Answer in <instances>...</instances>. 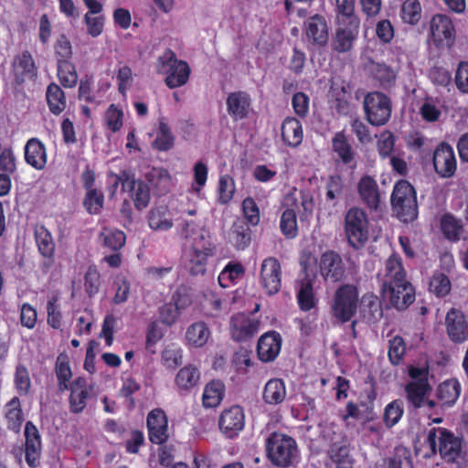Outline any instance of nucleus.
Masks as SVG:
<instances>
[{"instance_id": "1", "label": "nucleus", "mask_w": 468, "mask_h": 468, "mask_svg": "<svg viewBox=\"0 0 468 468\" xmlns=\"http://www.w3.org/2000/svg\"><path fill=\"white\" fill-rule=\"evenodd\" d=\"M381 291L389 303L398 310L407 309L415 301V289L407 280L402 259L396 253L385 261Z\"/></svg>"}, {"instance_id": "2", "label": "nucleus", "mask_w": 468, "mask_h": 468, "mask_svg": "<svg viewBox=\"0 0 468 468\" xmlns=\"http://www.w3.org/2000/svg\"><path fill=\"white\" fill-rule=\"evenodd\" d=\"M463 440L451 431L441 427L427 430L423 445L429 449L430 454L439 452L443 460L453 463L461 455Z\"/></svg>"}, {"instance_id": "3", "label": "nucleus", "mask_w": 468, "mask_h": 468, "mask_svg": "<svg viewBox=\"0 0 468 468\" xmlns=\"http://www.w3.org/2000/svg\"><path fill=\"white\" fill-rule=\"evenodd\" d=\"M155 71L158 75L165 76V84L171 90L186 85L191 74L188 63L186 60L178 59L171 48H166L157 58Z\"/></svg>"}, {"instance_id": "4", "label": "nucleus", "mask_w": 468, "mask_h": 468, "mask_svg": "<svg viewBox=\"0 0 468 468\" xmlns=\"http://www.w3.org/2000/svg\"><path fill=\"white\" fill-rule=\"evenodd\" d=\"M390 204L399 220L410 222L417 218V193L408 180L400 179L395 183L390 196Z\"/></svg>"}, {"instance_id": "5", "label": "nucleus", "mask_w": 468, "mask_h": 468, "mask_svg": "<svg viewBox=\"0 0 468 468\" xmlns=\"http://www.w3.org/2000/svg\"><path fill=\"white\" fill-rule=\"evenodd\" d=\"M265 446L269 461L281 468L291 466L298 453L296 441L280 432H272L268 437Z\"/></svg>"}, {"instance_id": "6", "label": "nucleus", "mask_w": 468, "mask_h": 468, "mask_svg": "<svg viewBox=\"0 0 468 468\" xmlns=\"http://www.w3.org/2000/svg\"><path fill=\"white\" fill-rule=\"evenodd\" d=\"M359 302V292L356 285H340L335 292L331 302V314L338 322L345 324L356 315Z\"/></svg>"}, {"instance_id": "7", "label": "nucleus", "mask_w": 468, "mask_h": 468, "mask_svg": "<svg viewBox=\"0 0 468 468\" xmlns=\"http://www.w3.org/2000/svg\"><path fill=\"white\" fill-rule=\"evenodd\" d=\"M368 218L359 207H354L345 216V233L350 247L359 250L368 240Z\"/></svg>"}, {"instance_id": "8", "label": "nucleus", "mask_w": 468, "mask_h": 468, "mask_svg": "<svg viewBox=\"0 0 468 468\" xmlns=\"http://www.w3.org/2000/svg\"><path fill=\"white\" fill-rule=\"evenodd\" d=\"M363 107L367 121L373 126L385 125L390 119L391 101L380 91L367 93L364 98Z\"/></svg>"}, {"instance_id": "9", "label": "nucleus", "mask_w": 468, "mask_h": 468, "mask_svg": "<svg viewBox=\"0 0 468 468\" xmlns=\"http://www.w3.org/2000/svg\"><path fill=\"white\" fill-rule=\"evenodd\" d=\"M431 390L429 379H421L418 382L409 381L404 388L409 408L415 410L420 409L434 410L437 403L429 398Z\"/></svg>"}, {"instance_id": "10", "label": "nucleus", "mask_w": 468, "mask_h": 468, "mask_svg": "<svg viewBox=\"0 0 468 468\" xmlns=\"http://www.w3.org/2000/svg\"><path fill=\"white\" fill-rule=\"evenodd\" d=\"M282 266L275 257H268L261 262L260 282L267 295L278 293L282 288Z\"/></svg>"}, {"instance_id": "11", "label": "nucleus", "mask_w": 468, "mask_h": 468, "mask_svg": "<svg viewBox=\"0 0 468 468\" xmlns=\"http://www.w3.org/2000/svg\"><path fill=\"white\" fill-rule=\"evenodd\" d=\"M218 427L227 438H236L245 427L243 408L239 405H233L225 409L219 416Z\"/></svg>"}, {"instance_id": "12", "label": "nucleus", "mask_w": 468, "mask_h": 468, "mask_svg": "<svg viewBox=\"0 0 468 468\" xmlns=\"http://www.w3.org/2000/svg\"><path fill=\"white\" fill-rule=\"evenodd\" d=\"M432 163L435 172L441 178L453 176L457 169L453 148L445 142L439 144L434 150Z\"/></svg>"}, {"instance_id": "13", "label": "nucleus", "mask_w": 468, "mask_h": 468, "mask_svg": "<svg viewBox=\"0 0 468 468\" xmlns=\"http://www.w3.org/2000/svg\"><path fill=\"white\" fill-rule=\"evenodd\" d=\"M318 267L324 280L332 282L341 281L346 273L341 255L333 250H328L321 254Z\"/></svg>"}, {"instance_id": "14", "label": "nucleus", "mask_w": 468, "mask_h": 468, "mask_svg": "<svg viewBox=\"0 0 468 468\" xmlns=\"http://www.w3.org/2000/svg\"><path fill=\"white\" fill-rule=\"evenodd\" d=\"M146 426L148 438L152 443L162 445L168 441V419L162 409L156 408L148 413Z\"/></svg>"}, {"instance_id": "15", "label": "nucleus", "mask_w": 468, "mask_h": 468, "mask_svg": "<svg viewBox=\"0 0 468 468\" xmlns=\"http://www.w3.org/2000/svg\"><path fill=\"white\" fill-rule=\"evenodd\" d=\"M261 321L243 313L234 314L230 319L229 330L232 338L237 342H244L258 333Z\"/></svg>"}, {"instance_id": "16", "label": "nucleus", "mask_w": 468, "mask_h": 468, "mask_svg": "<svg viewBox=\"0 0 468 468\" xmlns=\"http://www.w3.org/2000/svg\"><path fill=\"white\" fill-rule=\"evenodd\" d=\"M445 322L451 341L461 344L468 339V324L463 312L452 308L446 314Z\"/></svg>"}, {"instance_id": "17", "label": "nucleus", "mask_w": 468, "mask_h": 468, "mask_svg": "<svg viewBox=\"0 0 468 468\" xmlns=\"http://www.w3.org/2000/svg\"><path fill=\"white\" fill-rule=\"evenodd\" d=\"M282 339L276 331H270L263 334L258 340L257 355L262 362H271L281 352Z\"/></svg>"}, {"instance_id": "18", "label": "nucleus", "mask_w": 468, "mask_h": 468, "mask_svg": "<svg viewBox=\"0 0 468 468\" xmlns=\"http://www.w3.org/2000/svg\"><path fill=\"white\" fill-rule=\"evenodd\" d=\"M357 192L362 203L370 210L377 211L380 206L381 195L375 178L363 176L357 183Z\"/></svg>"}, {"instance_id": "19", "label": "nucleus", "mask_w": 468, "mask_h": 468, "mask_svg": "<svg viewBox=\"0 0 468 468\" xmlns=\"http://www.w3.org/2000/svg\"><path fill=\"white\" fill-rule=\"evenodd\" d=\"M123 192H128L137 210L144 209L150 202V187L142 179H135L132 174L131 179L126 178L123 185Z\"/></svg>"}, {"instance_id": "20", "label": "nucleus", "mask_w": 468, "mask_h": 468, "mask_svg": "<svg viewBox=\"0 0 468 468\" xmlns=\"http://www.w3.org/2000/svg\"><path fill=\"white\" fill-rule=\"evenodd\" d=\"M25 161L36 170H43L48 162V153L45 144L36 137L30 138L25 144Z\"/></svg>"}, {"instance_id": "21", "label": "nucleus", "mask_w": 468, "mask_h": 468, "mask_svg": "<svg viewBox=\"0 0 468 468\" xmlns=\"http://www.w3.org/2000/svg\"><path fill=\"white\" fill-rule=\"evenodd\" d=\"M35 61L28 51H25L14 58L12 73L16 84L20 85L26 80H31L37 75Z\"/></svg>"}, {"instance_id": "22", "label": "nucleus", "mask_w": 468, "mask_h": 468, "mask_svg": "<svg viewBox=\"0 0 468 468\" xmlns=\"http://www.w3.org/2000/svg\"><path fill=\"white\" fill-rule=\"evenodd\" d=\"M251 99L246 91H233L226 100L228 113L234 120H242L249 116Z\"/></svg>"}, {"instance_id": "23", "label": "nucleus", "mask_w": 468, "mask_h": 468, "mask_svg": "<svg viewBox=\"0 0 468 468\" xmlns=\"http://www.w3.org/2000/svg\"><path fill=\"white\" fill-rule=\"evenodd\" d=\"M69 389L70 390L69 398L70 411L75 414L82 412L87 406V399L89 397L86 379L82 377H78L70 383Z\"/></svg>"}, {"instance_id": "24", "label": "nucleus", "mask_w": 468, "mask_h": 468, "mask_svg": "<svg viewBox=\"0 0 468 468\" xmlns=\"http://www.w3.org/2000/svg\"><path fill=\"white\" fill-rule=\"evenodd\" d=\"M145 178L156 196H165L173 187V179L169 171L163 167H153L145 174Z\"/></svg>"}, {"instance_id": "25", "label": "nucleus", "mask_w": 468, "mask_h": 468, "mask_svg": "<svg viewBox=\"0 0 468 468\" xmlns=\"http://www.w3.org/2000/svg\"><path fill=\"white\" fill-rule=\"evenodd\" d=\"M229 242L237 250H244L252 240V231L249 224L241 219L235 221L229 231Z\"/></svg>"}, {"instance_id": "26", "label": "nucleus", "mask_w": 468, "mask_h": 468, "mask_svg": "<svg viewBox=\"0 0 468 468\" xmlns=\"http://www.w3.org/2000/svg\"><path fill=\"white\" fill-rule=\"evenodd\" d=\"M337 7L336 19L338 29H357L359 19L355 14L356 0H335Z\"/></svg>"}, {"instance_id": "27", "label": "nucleus", "mask_w": 468, "mask_h": 468, "mask_svg": "<svg viewBox=\"0 0 468 468\" xmlns=\"http://www.w3.org/2000/svg\"><path fill=\"white\" fill-rule=\"evenodd\" d=\"M282 139L292 148L298 147L303 140V130L301 122L295 117H286L282 123Z\"/></svg>"}, {"instance_id": "28", "label": "nucleus", "mask_w": 468, "mask_h": 468, "mask_svg": "<svg viewBox=\"0 0 468 468\" xmlns=\"http://www.w3.org/2000/svg\"><path fill=\"white\" fill-rule=\"evenodd\" d=\"M147 221L154 231H167L174 226L172 214L166 205L152 207L148 212Z\"/></svg>"}, {"instance_id": "29", "label": "nucleus", "mask_w": 468, "mask_h": 468, "mask_svg": "<svg viewBox=\"0 0 468 468\" xmlns=\"http://www.w3.org/2000/svg\"><path fill=\"white\" fill-rule=\"evenodd\" d=\"M461 390L462 387L458 379H446L438 386L436 397L442 406H452L459 399Z\"/></svg>"}, {"instance_id": "30", "label": "nucleus", "mask_w": 468, "mask_h": 468, "mask_svg": "<svg viewBox=\"0 0 468 468\" xmlns=\"http://www.w3.org/2000/svg\"><path fill=\"white\" fill-rule=\"evenodd\" d=\"M212 248L197 249L193 246L187 262V268L192 275L204 274L207 271L208 258L213 256Z\"/></svg>"}, {"instance_id": "31", "label": "nucleus", "mask_w": 468, "mask_h": 468, "mask_svg": "<svg viewBox=\"0 0 468 468\" xmlns=\"http://www.w3.org/2000/svg\"><path fill=\"white\" fill-rule=\"evenodd\" d=\"M46 101L49 112L54 115H59L67 108V99L61 87L51 82L46 90Z\"/></svg>"}, {"instance_id": "32", "label": "nucleus", "mask_w": 468, "mask_h": 468, "mask_svg": "<svg viewBox=\"0 0 468 468\" xmlns=\"http://www.w3.org/2000/svg\"><path fill=\"white\" fill-rule=\"evenodd\" d=\"M34 236L41 256L53 259L56 246L50 231L44 225L37 224L34 228Z\"/></svg>"}, {"instance_id": "33", "label": "nucleus", "mask_w": 468, "mask_h": 468, "mask_svg": "<svg viewBox=\"0 0 468 468\" xmlns=\"http://www.w3.org/2000/svg\"><path fill=\"white\" fill-rule=\"evenodd\" d=\"M225 384L219 379L209 381L204 388L202 395L203 406L207 409L218 407L225 396Z\"/></svg>"}, {"instance_id": "34", "label": "nucleus", "mask_w": 468, "mask_h": 468, "mask_svg": "<svg viewBox=\"0 0 468 468\" xmlns=\"http://www.w3.org/2000/svg\"><path fill=\"white\" fill-rule=\"evenodd\" d=\"M286 395L284 381L281 378H271L265 384L262 398L269 405H278L285 400Z\"/></svg>"}, {"instance_id": "35", "label": "nucleus", "mask_w": 468, "mask_h": 468, "mask_svg": "<svg viewBox=\"0 0 468 468\" xmlns=\"http://www.w3.org/2000/svg\"><path fill=\"white\" fill-rule=\"evenodd\" d=\"M361 313L367 323H375L383 315L381 302L372 293H365L361 298Z\"/></svg>"}, {"instance_id": "36", "label": "nucleus", "mask_w": 468, "mask_h": 468, "mask_svg": "<svg viewBox=\"0 0 468 468\" xmlns=\"http://www.w3.org/2000/svg\"><path fill=\"white\" fill-rule=\"evenodd\" d=\"M332 147L341 162L349 165L355 162V152L344 132H337L332 139Z\"/></svg>"}, {"instance_id": "37", "label": "nucleus", "mask_w": 468, "mask_h": 468, "mask_svg": "<svg viewBox=\"0 0 468 468\" xmlns=\"http://www.w3.org/2000/svg\"><path fill=\"white\" fill-rule=\"evenodd\" d=\"M211 332L205 322H196L190 324L186 332V339L189 346L194 347L204 346L209 337Z\"/></svg>"}, {"instance_id": "38", "label": "nucleus", "mask_w": 468, "mask_h": 468, "mask_svg": "<svg viewBox=\"0 0 468 468\" xmlns=\"http://www.w3.org/2000/svg\"><path fill=\"white\" fill-rule=\"evenodd\" d=\"M55 374L58 379V389L60 392L69 390L72 372L69 366V359L67 354L61 353L57 356L55 364Z\"/></svg>"}, {"instance_id": "39", "label": "nucleus", "mask_w": 468, "mask_h": 468, "mask_svg": "<svg viewBox=\"0 0 468 468\" xmlns=\"http://www.w3.org/2000/svg\"><path fill=\"white\" fill-rule=\"evenodd\" d=\"M370 73L384 89L392 87L397 79V72L385 63L372 61L370 64Z\"/></svg>"}, {"instance_id": "40", "label": "nucleus", "mask_w": 468, "mask_h": 468, "mask_svg": "<svg viewBox=\"0 0 468 468\" xmlns=\"http://www.w3.org/2000/svg\"><path fill=\"white\" fill-rule=\"evenodd\" d=\"M245 269L240 262H229L218 277L219 285L228 288L236 284L244 275Z\"/></svg>"}, {"instance_id": "41", "label": "nucleus", "mask_w": 468, "mask_h": 468, "mask_svg": "<svg viewBox=\"0 0 468 468\" xmlns=\"http://www.w3.org/2000/svg\"><path fill=\"white\" fill-rule=\"evenodd\" d=\"M404 415V403L401 399H396L388 403L382 414V421L387 429H392L402 419Z\"/></svg>"}, {"instance_id": "42", "label": "nucleus", "mask_w": 468, "mask_h": 468, "mask_svg": "<svg viewBox=\"0 0 468 468\" xmlns=\"http://www.w3.org/2000/svg\"><path fill=\"white\" fill-rule=\"evenodd\" d=\"M175 145V136L169 125L164 121L160 120L158 122V129L156 137L152 143L154 149L159 152H167Z\"/></svg>"}, {"instance_id": "43", "label": "nucleus", "mask_w": 468, "mask_h": 468, "mask_svg": "<svg viewBox=\"0 0 468 468\" xmlns=\"http://www.w3.org/2000/svg\"><path fill=\"white\" fill-rule=\"evenodd\" d=\"M199 378V369L193 365H187L177 372L175 382L178 388L189 390L197 385Z\"/></svg>"}, {"instance_id": "44", "label": "nucleus", "mask_w": 468, "mask_h": 468, "mask_svg": "<svg viewBox=\"0 0 468 468\" xmlns=\"http://www.w3.org/2000/svg\"><path fill=\"white\" fill-rule=\"evenodd\" d=\"M5 408L7 428L16 432L19 431L24 421V415L19 399L17 397L12 398L6 403Z\"/></svg>"}, {"instance_id": "45", "label": "nucleus", "mask_w": 468, "mask_h": 468, "mask_svg": "<svg viewBox=\"0 0 468 468\" xmlns=\"http://www.w3.org/2000/svg\"><path fill=\"white\" fill-rule=\"evenodd\" d=\"M441 229L444 237L450 241H458L463 232L462 221L450 213L441 217Z\"/></svg>"}, {"instance_id": "46", "label": "nucleus", "mask_w": 468, "mask_h": 468, "mask_svg": "<svg viewBox=\"0 0 468 468\" xmlns=\"http://www.w3.org/2000/svg\"><path fill=\"white\" fill-rule=\"evenodd\" d=\"M404 463L412 465L410 452L404 447H397L392 455L383 458L374 468H402Z\"/></svg>"}, {"instance_id": "47", "label": "nucleus", "mask_w": 468, "mask_h": 468, "mask_svg": "<svg viewBox=\"0 0 468 468\" xmlns=\"http://www.w3.org/2000/svg\"><path fill=\"white\" fill-rule=\"evenodd\" d=\"M57 76L61 86L66 89L74 88L78 83L76 66L72 61H61L57 64Z\"/></svg>"}, {"instance_id": "48", "label": "nucleus", "mask_w": 468, "mask_h": 468, "mask_svg": "<svg viewBox=\"0 0 468 468\" xmlns=\"http://www.w3.org/2000/svg\"><path fill=\"white\" fill-rule=\"evenodd\" d=\"M297 302L299 308L303 312H308L315 307L316 299L314 292V285L311 280L302 282L301 288L297 293Z\"/></svg>"}, {"instance_id": "49", "label": "nucleus", "mask_w": 468, "mask_h": 468, "mask_svg": "<svg viewBox=\"0 0 468 468\" xmlns=\"http://www.w3.org/2000/svg\"><path fill=\"white\" fill-rule=\"evenodd\" d=\"M345 182L341 176H330L325 184V199L335 206L337 201L344 197Z\"/></svg>"}, {"instance_id": "50", "label": "nucleus", "mask_w": 468, "mask_h": 468, "mask_svg": "<svg viewBox=\"0 0 468 468\" xmlns=\"http://www.w3.org/2000/svg\"><path fill=\"white\" fill-rule=\"evenodd\" d=\"M280 229L287 239H294L298 235L297 215L294 209L286 208L282 212Z\"/></svg>"}, {"instance_id": "51", "label": "nucleus", "mask_w": 468, "mask_h": 468, "mask_svg": "<svg viewBox=\"0 0 468 468\" xmlns=\"http://www.w3.org/2000/svg\"><path fill=\"white\" fill-rule=\"evenodd\" d=\"M14 386L20 396H27L31 389V378L29 370L23 364L16 367L14 374Z\"/></svg>"}, {"instance_id": "52", "label": "nucleus", "mask_w": 468, "mask_h": 468, "mask_svg": "<svg viewBox=\"0 0 468 468\" xmlns=\"http://www.w3.org/2000/svg\"><path fill=\"white\" fill-rule=\"evenodd\" d=\"M421 10L418 0H405L401 5L400 16L405 23L416 25L421 17Z\"/></svg>"}, {"instance_id": "53", "label": "nucleus", "mask_w": 468, "mask_h": 468, "mask_svg": "<svg viewBox=\"0 0 468 468\" xmlns=\"http://www.w3.org/2000/svg\"><path fill=\"white\" fill-rule=\"evenodd\" d=\"M104 204V195L98 189H90L86 192L83 199V207L90 215L101 213Z\"/></svg>"}, {"instance_id": "54", "label": "nucleus", "mask_w": 468, "mask_h": 468, "mask_svg": "<svg viewBox=\"0 0 468 468\" xmlns=\"http://www.w3.org/2000/svg\"><path fill=\"white\" fill-rule=\"evenodd\" d=\"M101 236L103 237V246L113 251L120 250L126 241L124 232L119 229H104Z\"/></svg>"}, {"instance_id": "55", "label": "nucleus", "mask_w": 468, "mask_h": 468, "mask_svg": "<svg viewBox=\"0 0 468 468\" xmlns=\"http://www.w3.org/2000/svg\"><path fill=\"white\" fill-rule=\"evenodd\" d=\"M405 353L406 344L401 336L396 335L388 341V356L392 365H399L404 358Z\"/></svg>"}, {"instance_id": "56", "label": "nucleus", "mask_w": 468, "mask_h": 468, "mask_svg": "<svg viewBox=\"0 0 468 468\" xmlns=\"http://www.w3.org/2000/svg\"><path fill=\"white\" fill-rule=\"evenodd\" d=\"M54 55L58 63L71 61L73 51L72 45L66 35L61 34L54 44Z\"/></svg>"}, {"instance_id": "57", "label": "nucleus", "mask_w": 468, "mask_h": 468, "mask_svg": "<svg viewBox=\"0 0 468 468\" xmlns=\"http://www.w3.org/2000/svg\"><path fill=\"white\" fill-rule=\"evenodd\" d=\"M101 283V274L97 267L94 265L89 266L84 275V289L86 293L90 297L96 295L100 291Z\"/></svg>"}, {"instance_id": "58", "label": "nucleus", "mask_w": 468, "mask_h": 468, "mask_svg": "<svg viewBox=\"0 0 468 468\" xmlns=\"http://www.w3.org/2000/svg\"><path fill=\"white\" fill-rule=\"evenodd\" d=\"M218 202L220 204H228L234 196L235 193V182L234 179L229 175H223L218 180Z\"/></svg>"}, {"instance_id": "59", "label": "nucleus", "mask_w": 468, "mask_h": 468, "mask_svg": "<svg viewBox=\"0 0 468 468\" xmlns=\"http://www.w3.org/2000/svg\"><path fill=\"white\" fill-rule=\"evenodd\" d=\"M357 31H336L333 48L337 52H346L352 48L354 41L356 39Z\"/></svg>"}, {"instance_id": "60", "label": "nucleus", "mask_w": 468, "mask_h": 468, "mask_svg": "<svg viewBox=\"0 0 468 468\" xmlns=\"http://www.w3.org/2000/svg\"><path fill=\"white\" fill-rule=\"evenodd\" d=\"M93 78L89 75H85L80 81L78 90V98L80 101H84L87 103H98L99 101L97 96L92 90Z\"/></svg>"}, {"instance_id": "61", "label": "nucleus", "mask_w": 468, "mask_h": 468, "mask_svg": "<svg viewBox=\"0 0 468 468\" xmlns=\"http://www.w3.org/2000/svg\"><path fill=\"white\" fill-rule=\"evenodd\" d=\"M123 112L114 103H112L106 112L105 121L109 130L112 133L118 132L122 127Z\"/></svg>"}, {"instance_id": "62", "label": "nucleus", "mask_w": 468, "mask_h": 468, "mask_svg": "<svg viewBox=\"0 0 468 468\" xmlns=\"http://www.w3.org/2000/svg\"><path fill=\"white\" fill-rule=\"evenodd\" d=\"M292 106L294 113L301 119L308 116L310 111V98L303 92L298 91L292 98Z\"/></svg>"}, {"instance_id": "63", "label": "nucleus", "mask_w": 468, "mask_h": 468, "mask_svg": "<svg viewBox=\"0 0 468 468\" xmlns=\"http://www.w3.org/2000/svg\"><path fill=\"white\" fill-rule=\"evenodd\" d=\"M451 282L444 273L434 274L430 281V291L437 296L442 297L449 293Z\"/></svg>"}, {"instance_id": "64", "label": "nucleus", "mask_w": 468, "mask_h": 468, "mask_svg": "<svg viewBox=\"0 0 468 468\" xmlns=\"http://www.w3.org/2000/svg\"><path fill=\"white\" fill-rule=\"evenodd\" d=\"M395 145V135L390 131H384L377 143V149L382 159L389 157Z\"/></svg>"}]
</instances>
